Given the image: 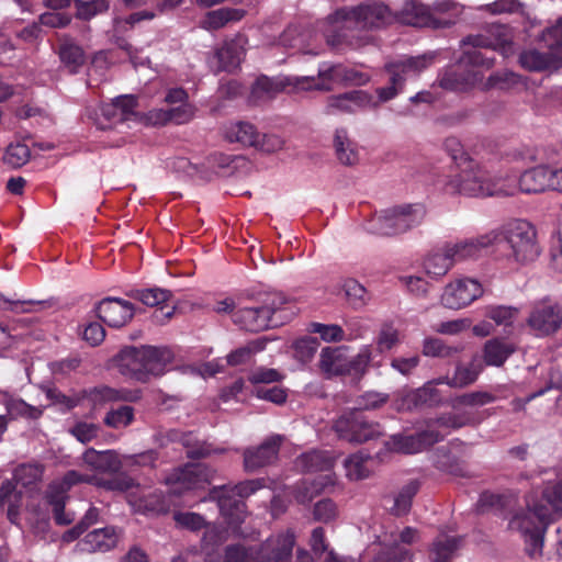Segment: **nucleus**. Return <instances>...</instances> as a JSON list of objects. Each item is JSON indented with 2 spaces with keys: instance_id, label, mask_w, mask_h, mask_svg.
<instances>
[{
  "instance_id": "20e7f679",
  "label": "nucleus",
  "mask_w": 562,
  "mask_h": 562,
  "mask_svg": "<svg viewBox=\"0 0 562 562\" xmlns=\"http://www.w3.org/2000/svg\"><path fill=\"white\" fill-rule=\"evenodd\" d=\"M485 235H494L486 248L496 246L508 259L516 262H531L540 254L536 229L526 221L510 222L501 229L491 231Z\"/></svg>"
},
{
  "instance_id": "7c9ffc66",
  "label": "nucleus",
  "mask_w": 562,
  "mask_h": 562,
  "mask_svg": "<svg viewBox=\"0 0 562 562\" xmlns=\"http://www.w3.org/2000/svg\"><path fill=\"white\" fill-rule=\"evenodd\" d=\"M294 465L301 472L316 475L321 471L333 469L334 459L327 451L312 450L300 454L295 459Z\"/></svg>"
},
{
  "instance_id": "f8f14e48",
  "label": "nucleus",
  "mask_w": 562,
  "mask_h": 562,
  "mask_svg": "<svg viewBox=\"0 0 562 562\" xmlns=\"http://www.w3.org/2000/svg\"><path fill=\"white\" fill-rule=\"evenodd\" d=\"M527 325L536 336H549L562 326V306L550 297L533 303Z\"/></svg>"
},
{
  "instance_id": "2eb2a0df",
  "label": "nucleus",
  "mask_w": 562,
  "mask_h": 562,
  "mask_svg": "<svg viewBox=\"0 0 562 562\" xmlns=\"http://www.w3.org/2000/svg\"><path fill=\"white\" fill-rule=\"evenodd\" d=\"M445 435L438 429L428 428L412 435H394L389 445L392 450L401 453H418L443 440Z\"/></svg>"
},
{
  "instance_id": "8fccbe9b",
  "label": "nucleus",
  "mask_w": 562,
  "mask_h": 562,
  "mask_svg": "<svg viewBox=\"0 0 562 562\" xmlns=\"http://www.w3.org/2000/svg\"><path fill=\"white\" fill-rule=\"evenodd\" d=\"M341 289L348 303L353 308L366 306L370 300L367 289L355 279H347L342 282Z\"/></svg>"
},
{
  "instance_id": "a19ab883",
  "label": "nucleus",
  "mask_w": 562,
  "mask_h": 562,
  "mask_svg": "<svg viewBox=\"0 0 562 562\" xmlns=\"http://www.w3.org/2000/svg\"><path fill=\"white\" fill-rule=\"evenodd\" d=\"M294 546V533L288 530L277 537L276 540H269L267 547H273V555L261 562H290Z\"/></svg>"
},
{
  "instance_id": "9b49d317",
  "label": "nucleus",
  "mask_w": 562,
  "mask_h": 562,
  "mask_svg": "<svg viewBox=\"0 0 562 562\" xmlns=\"http://www.w3.org/2000/svg\"><path fill=\"white\" fill-rule=\"evenodd\" d=\"M337 18L345 22V29H380L395 21V15L384 4L359 5L351 10H340Z\"/></svg>"
},
{
  "instance_id": "58836bf2",
  "label": "nucleus",
  "mask_w": 562,
  "mask_h": 562,
  "mask_svg": "<svg viewBox=\"0 0 562 562\" xmlns=\"http://www.w3.org/2000/svg\"><path fill=\"white\" fill-rule=\"evenodd\" d=\"M245 15L243 9L221 8L206 13L203 27L206 30H218L229 22L240 21Z\"/></svg>"
},
{
  "instance_id": "864d4df0",
  "label": "nucleus",
  "mask_w": 562,
  "mask_h": 562,
  "mask_svg": "<svg viewBox=\"0 0 562 562\" xmlns=\"http://www.w3.org/2000/svg\"><path fill=\"white\" fill-rule=\"evenodd\" d=\"M369 460V457H364L361 453H355L348 457L344 462L347 477L351 481H359L368 477L370 474V470L367 465Z\"/></svg>"
},
{
  "instance_id": "a878e982",
  "label": "nucleus",
  "mask_w": 562,
  "mask_h": 562,
  "mask_svg": "<svg viewBox=\"0 0 562 562\" xmlns=\"http://www.w3.org/2000/svg\"><path fill=\"white\" fill-rule=\"evenodd\" d=\"M553 169L538 166L525 171L519 178V189L526 193H540L548 189L553 190Z\"/></svg>"
},
{
  "instance_id": "aec40b11",
  "label": "nucleus",
  "mask_w": 562,
  "mask_h": 562,
  "mask_svg": "<svg viewBox=\"0 0 562 562\" xmlns=\"http://www.w3.org/2000/svg\"><path fill=\"white\" fill-rule=\"evenodd\" d=\"M45 467L42 463H22L13 470L11 481H7L0 492H18L26 490L32 492L40 488Z\"/></svg>"
},
{
  "instance_id": "393cba45",
  "label": "nucleus",
  "mask_w": 562,
  "mask_h": 562,
  "mask_svg": "<svg viewBox=\"0 0 562 562\" xmlns=\"http://www.w3.org/2000/svg\"><path fill=\"white\" fill-rule=\"evenodd\" d=\"M376 105L378 102L373 100L372 95L358 90L329 97L327 101V112L333 113L335 110L342 112H356L358 109Z\"/></svg>"
},
{
  "instance_id": "9d476101",
  "label": "nucleus",
  "mask_w": 562,
  "mask_h": 562,
  "mask_svg": "<svg viewBox=\"0 0 562 562\" xmlns=\"http://www.w3.org/2000/svg\"><path fill=\"white\" fill-rule=\"evenodd\" d=\"M369 81L366 74L346 68L341 65H333L327 68L318 69L316 76H307L296 81L302 89H312L317 91H330L335 83H350L356 86L364 85Z\"/></svg>"
},
{
  "instance_id": "6e6d98bb",
  "label": "nucleus",
  "mask_w": 562,
  "mask_h": 562,
  "mask_svg": "<svg viewBox=\"0 0 562 562\" xmlns=\"http://www.w3.org/2000/svg\"><path fill=\"white\" fill-rule=\"evenodd\" d=\"M47 502L53 507L55 520L58 525H68L75 519L72 510L65 512V506L70 504V498L65 494H47Z\"/></svg>"
},
{
  "instance_id": "37998d69",
  "label": "nucleus",
  "mask_w": 562,
  "mask_h": 562,
  "mask_svg": "<svg viewBox=\"0 0 562 562\" xmlns=\"http://www.w3.org/2000/svg\"><path fill=\"white\" fill-rule=\"evenodd\" d=\"M495 64L494 56L482 53L479 49L464 50L458 60V66L467 68L468 70H483L491 69Z\"/></svg>"
},
{
  "instance_id": "603ef678",
  "label": "nucleus",
  "mask_w": 562,
  "mask_h": 562,
  "mask_svg": "<svg viewBox=\"0 0 562 562\" xmlns=\"http://www.w3.org/2000/svg\"><path fill=\"white\" fill-rule=\"evenodd\" d=\"M495 401V396L488 392L476 391L464 393L456 396L451 400L450 405L453 409H460L461 407H479L492 403Z\"/></svg>"
},
{
  "instance_id": "0eeeda50",
  "label": "nucleus",
  "mask_w": 562,
  "mask_h": 562,
  "mask_svg": "<svg viewBox=\"0 0 562 562\" xmlns=\"http://www.w3.org/2000/svg\"><path fill=\"white\" fill-rule=\"evenodd\" d=\"M448 187L453 192L469 196L513 194V192L497 188L490 179L487 172L479 165L473 164V161H470L468 166L460 171V173L454 176L449 181Z\"/></svg>"
},
{
  "instance_id": "69168bd1",
  "label": "nucleus",
  "mask_w": 562,
  "mask_h": 562,
  "mask_svg": "<svg viewBox=\"0 0 562 562\" xmlns=\"http://www.w3.org/2000/svg\"><path fill=\"white\" fill-rule=\"evenodd\" d=\"M284 375L277 369L259 367L254 369L249 375L248 381L251 384H269L282 381Z\"/></svg>"
},
{
  "instance_id": "f257e3e1",
  "label": "nucleus",
  "mask_w": 562,
  "mask_h": 562,
  "mask_svg": "<svg viewBox=\"0 0 562 562\" xmlns=\"http://www.w3.org/2000/svg\"><path fill=\"white\" fill-rule=\"evenodd\" d=\"M525 504L510 516L508 529L520 537L526 553L535 559L542 555L549 525L562 516V494H528Z\"/></svg>"
},
{
  "instance_id": "c756f323",
  "label": "nucleus",
  "mask_w": 562,
  "mask_h": 562,
  "mask_svg": "<svg viewBox=\"0 0 562 562\" xmlns=\"http://www.w3.org/2000/svg\"><path fill=\"white\" fill-rule=\"evenodd\" d=\"M348 357L346 348H324L321 352L319 368L322 371L330 375L348 374Z\"/></svg>"
},
{
  "instance_id": "09e8293b",
  "label": "nucleus",
  "mask_w": 562,
  "mask_h": 562,
  "mask_svg": "<svg viewBox=\"0 0 562 562\" xmlns=\"http://www.w3.org/2000/svg\"><path fill=\"white\" fill-rule=\"evenodd\" d=\"M193 115L194 106L186 102L169 110H159L155 112V123L165 124L167 122H175L177 124H183L189 122Z\"/></svg>"
},
{
  "instance_id": "774afa93",
  "label": "nucleus",
  "mask_w": 562,
  "mask_h": 562,
  "mask_svg": "<svg viewBox=\"0 0 562 562\" xmlns=\"http://www.w3.org/2000/svg\"><path fill=\"white\" fill-rule=\"evenodd\" d=\"M541 40L550 48V52H557V49L562 47V16L553 26L548 27L542 33Z\"/></svg>"
},
{
  "instance_id": "4468645a",
  "label": "nucleus",
  "mask_w": 562,
  "mask_h": 562,
  "mask_svg": "<svg viewBox=\"0 0 562 562\" xmlns=\"http://www.w3.org/2000/svg\"><path fill=\"white\" fill-rule=\"evenodd\" d=\"M283 440L284 437L281 435H271L261 445L246 448L243 452L244 469L254 472L273 464L278 460Z\"/></svg>"
},
{
  "instance_id": "412c9836",
  "label": "nucleus",
  "mask_w": 562,
  "mask_h": 562,
  "mask_svg": "<svg viewBox=\"0 0 562 562\" xmlns=\"http://www.w3.org/2000/svg\"><path fill=\"white\" fill-rule=\"evenodd\" d=\"M302 77H284V78H269L267 76L259 77L251 88V99L256 102L273 99L277 94L291 88L290 91H311L312 89H302L296 83Z\"/></svg>"
},
{
  "instance_id": "338daca9",
  "label": "nucleus",
  "mask_w": 562,
  "mask_h": 562,
  "mask_svg": "<svg viewBox=\"0 0 562 562\" xmlns=\"http://www.w3.org/2000/svg\"><path fill=\"white\" fill-rule=\"evenodd\" d=\"M336 488H341V486L331 469L321 471L312 480V492H325L326 490Z\"/></svg>"
},
{
  "instance_id": "c85d7f7f",
  "label": "nucleus",
  "mask_w": 562,
  "mask_h": 562,
  "mask_svg": "<svg viewBox=\"0 0 562 562\" xmlns=\"http://www.w3.org/2000/svg\"><path fill=\"white\" fill-rule=\"evenodd\" d=\"M57 53L61 64L71 74L78 72L86 63V54L82 47L68 35L59 37Z\"/></svg>"
},
{
  "instance_id": "a18cd8bd",
  "label": "nucleus",
  "mask_w": 562,
  "mask_h": 562,
  "mask_svg": "<svg viewBox=\"0 0 562 562\" xmlns=\"http://www.w3.org/2000/svg\"><path fill=\"white\" fill-rule=\"evenodd\" d=\"M4 407L8 413L7 415L10 417V419H38L43 414L40 407L30 405L22 398H16L12 396L4 401Z\"/></svg>"
},
{
  "instance_id": "c9c22d12",
  "label": "nucleus",
  "mask_w": 562,
  "mask_h": 562,
  "mask_svg": "<svg viewBox=\"0 0 562 562\" xmlns=\"http://www.w3.org/2000/svg\"><path fill=\"white\" fill-rule=\"evenodd\" d=\"M334 148L336 157L345 166H353L358 162L359 156L356 144L349 138L345 128L336 131L334 136Z\"/></svg>"
},
{
  "instance_id": "79ce46f5",
  "label": "nucleus",
  "mask_w": 562,
  "mask_h": 562,
  "mask_svg": "<svg viewBox=\"0 0 562 562\" xmlns=\"http://www.w3.org/2000/svg\"><path fill=\"white\" fill-rule=\"evenodd\" d=\"M486 32L492 42L493 50H499L504 56L513 53V35L508 26L492 24L486 29Z\"/></svg>"
},
{
  "instance_id": "c03bdc74",
  "label": "nucleus",
  "mask_w": 562,
  "mask_h": 562,
  "mask_svg": "<svg viewBox=\"0 0 562 562\" xmlns=\"http://www.w3.org/2000/svg\"><path fill=\"white\" fill-rule=\"evenodd\" d=\"M480 368L474 363L458 366L451 378H439V383H446L451 387L462 389L474 383L479 376Z\"/></svg>"
},
{
  "instance_id": "13d9d810",
  "label": "nucleus",
  "mask_w": 562,
  "mask_h": 562,
  "mask_svg": "<svg viewBox=\"0 0 562 562\" xmlns=\"http://www.w3.org/2000/svg\"><path fill=\"white\" fill-rule=\"evenodd\" d=\"M74 3L76 7V18L83 21H89L97 14L109 10V2L106 0H74Z\"/></svg>"
},
{
  "instance_id": "a211bd4d",
  "label": "nucleus",
  "mask_w": 562,
  "mask_h": 562,
  "mask_svg": "<svg viewBox=\"0 0 562 562\" xmlns=\"http://www.w3.org/2000/svg\"><path fill=\"white\" fill-rule=\"evenodd\" d=\"M418 540V532L415 528H404L398 538H394L387 552L378 554L371 562H401L409 555V551L400 547V542L404 544H412ZM325 562H355L348 558H341L333 551L328 552Z\"/></svg>"
},
{
  "instance_id": "4c0bfd02",
  "label": "nucleus",
  "mask_w": 562,
  "mask_h": 562,
  "mask_svg": "<svg viewBox=\"0 0 562 562\" xmlns=\"http://www.w3.org/2000/svg\"><path fill=\"white\" fill-rule=\"evenodd\" d=\"M515 350L512 342L494 338L484 345V360L488 366L501 367Z\"/></svg>"
},
{
  "instance_id": "7ed1b4c3",
  "label": "nucleus",
  "mask_w": 562,
  "mask_h": 562,
  "mask_svg": "<svg viewBox=\"0 0 562 562\" xmlns=\"http://www.w3.org/2000/svg\"><path fill=\"white\" fill-rule=\"evenodd\" d=\"M173 360V353L166 347H125L115 357V366L121 374L140 382L150 376L164 374Z\"/></svg>"
},
{
  "instance_id": "4be33fe9",
  "label": "nucleus",
  "mask_w": 562,
  "mask_h": 562,
  "mask_svg": "<svg viewBox=\"0 0 562 562\" xmlns=\"http://www.w3.org/2000/svg\"><path fill=\"white\" fill-rule=\"evenodd\" d=\"M394 15L395 21L416 27L431 26L437 29L445 25L432 15L429 7L416 0H407L402 10Z\"/></svg>"
},
{
  "instance_id": "e433bc0d",
  "label": "nucleus",
  "mask_w": 562,
  "mask_h": 562,
  "mask_svg": "<svg viewBox=\"0 0 562 562\" xmlns=\"http://www.w3.org/2000/svg\"><path fill=\"white\" fill-rule=\"evenodd\" d=\"M258 136L256 126L249 122L233 123L225 131V137L229 142H236L243 146L255 147L258 145Z\"/></svg>"
},
{
  "instance_id": "49530a36",
  "label": "nucleus",
  "mask_w": 562,
  "mask_h": 562,
  "mask_svg": "<svg viewBox=\"0 0 562 562\" xmlns=\"http://www.w3.org/2000/svg\"><path fill=\"white\" fill-rule=\"evenodd\" d=\"M267 341V338L260 337L249 341L240 348H237L227 355V363L233 367L247 363L254 355L266 348Z\"/></svg>"
},
{
  "instance_id": "2f4dec72",
  "label": "nucleus",
  "mask_w": 562,
  "mask_h": 562,
  "mask_svg": "<svg viewBox=\"0 0 562 562\" xmlns=\"http://www.w3.org/2000/svg\"><path fill=\"white\" fill-rule=\"evenodd\" d=\"M86 396L93 405H103L109 402H135L139 398V392L98 386L87 391Z\"/></svg>"
},
{
  "instance_id": "5fc2aeb1",
  "label": "nucleus",
  "mask_w": 562,
  "mask_h": 562,
  "mask_svg": "<svg viewBox=\"0 0 562 562\" xmlns=\"http://www.w3.org/2000/svg\"><path fill=\"white\" fill-rule=\"evenodd\" d=\"M518 308L507 305H488L485 308V316L499 326H512L518 316Z\"/></svg>"
},
{
  "instance_id": "3c124183",
  "label": "nucleus",
  "mask_w": 562,
  "mask_h": 562,
  "mask_svg": "<svg viewBox=\"0 0 562 562\" xmlns=\"http://www.w3.org/2000/svg\"><path fill=\"white\" fill-rule=\"evenodd\" d=\"M127 295L143 304L154 307L158 306L171 297V292L165 289L153 288L144 290H131Z\"/></svg>"
},
{
  "instance_id": "473e14b6",
  "label": "nucleus",
  "mask_w": 562,
  "mask_h": 562,
  "mask_svg": "<svg viewBox=\"0 0 562 562\" xmlns=\"http://www.w3.org/2000/svg\"><path fill=\"white\" fill-rule=\"evenodd\" d=\"M559 63L557 52L542 53L538 49H527L520 53L519 64L528 71H543L555 68Z\"/></svg>"
},
{
  "instance_id": "5701e85b",
  "label": "nucleus",
  "mask_w": 562,
  "mask_h": 562,
  "mask_svg": "<svg viewBox=\"0 0 562 562\" xmlns=\"http://www.w3.org/2000/svg\"><path fill=\"white\" fill-rule=\"evenodd\" d=\"M233 322L241 329L254 333L279 325L277 321L268 318V311L262 310L260 304L239 307L233 313Z\"/></svg>"
},
{
  "instance_id": "f03ea898",
  "label": "nucleus",
  "mask_w": 562,
  "mask_h": 562,
  "mask_svg": "<svg viewBox=\"0 0 562 562\" xmlns=\"http://www.w3.org/2000/svg\"><path fill=\"white\" fill-rule=\"evenodd\" d=\"M216 480L215 471L204 464H187L175 468L164 477L168 486H179L187 490H205L209 486V492H258L259 490L276 492L283 487L278 480L271 477L244 481L234 486L216 484Z\"/></svg>"
},
{
  "instance_id": "1a4fd4ad",
  "label": "nucleus",
  "mask_w": 562,
  "mask_h": 562,
  "mask_svg": "<svg viewBox=\"0 0 562 562\" xmlns=\"http://www.w3.org/2000/svg\"><path fill=\"white\" fill-rule=\"evenodd\" d=\"M334 429L338 437L353 443H362L382 436L379 423L369 420L361 409H353L336 419Z\"/></svg>"
},
{
  "instance_id": "f704fd0d",
  "label": "nucleus",
  "mask_w": 562,
  "mask_h": 562,
  "mask_svg": "<svg viewBox=\"0 0 562 562\" xmlns=\"http://www.w3.org/2000/svg\"><path fill=\"white\" fill-rule=\"evenodd\" d=\"M243 494H220L216 498L217 506L229 522H241L246 515V505L241 499Z\"/></svg>"
},
{
  "instance_id": "f3484780",
  "label": "nucleus",
  "mask_w": 562,
  "mask_h": 562,
  "mask_svg": "<svg viewBox=\"0 0 562 562\" xmlns=\"http://www.w3.org/2000/svg\"><path fill=\"white\" fill-rule=\"evenodd\" d=\"M97 316L110 327L120 328L131 322L135 314L134 305L116 297H105L95 307Z\"/></svg>"
},
{
  "instance_id": "72a5a7b5",
  "label": "nucleus",
  "mask_w": 562,
  "mask_h": 562,
  "mask_svg": "<svg viewBox=\"0 0 562 562\" xmlns=\"http://www.w3.org/2000/svg\"><path fill=\"white\" fill-rule=\"evenodd\" d=\"M82 459L87 465L100 472H117L122 465L117 453L112 450L97 451L90 448Z\"/></svg>"
},
{
  "instance_id": "4d7b16f0",
  "label": "nucleus",
  "mask_w": 562,
  "mask_h": 562,
  "mask_svg": "<svg viewBox=\"0 0 562 562\" xmlns=\"http://www.w3.org/2000/svg\"><path fill=\"white\" fill-rule=\"evenodd\" d=\"M134 420V408L128 405L109 411L103 419L105 426L114 429L127 427Z\"/></svg>"
},
{
  "instance_id": "de8ad7c7",
  "label": "nucleus",
  "mask_w": 562,
  "mask_h": 562,
  "mask_svg": "<svg viewBox=\"0 0 562 562\" xmlns=\"http://www.w3.org/2000/svg\"><path fill=\"white\" fill-rule=\"evenodd\" d=\"M470 423L467 414L445 413L435 419H429L426 425L428 428L438 429L446 436L450 429H459Z\"/></svg>"
},
{
  "instance_id": "052dcab7",
  "label": "nucleus",
  "mask_w": 562,
  "mask_h": 562,
  "mask_svg": "<svg viewBox=\"0 0 562 562\" xmlns=\"http://www.w3.org/2000/svg\"><path fill=\"white\" fill-rule=\"evenodd\" d=\"M31 157L30 148L25 144H10L5 150L3 161L12 168L24 166Z\"/></svg>"
},
{
  "instance_id": "423d86ee",
  "label": "nucleus",
  "mask_w": 562,
  "mask_h": 562,
  "mask_svg": "<svg viewBox=\"0 0 562 562\" xmlns=\"http://www.w3.org/2000/svg\"><path fill=\"white\" fill-rule=\"evenodd\" d=\"M426 215L422 204L394 206L380 212L370 221L369 229L373 234L394 236L418 226Z\"/></svg>"
},
{
  "instance_id": "39448f33",
  "label": "nucleus",
  "mask_w": 562,
  "mask_h": 562,
  "mask_svg": "<svg viewBox=\"0 0 562 562\" xmlns=\"http://www.w3.org/2000/svg\"><path fill=\"white\" fill-rule=\"evenodd\" d=\"M493 238L494 235H481L432 249L424 259L426 274L432 279L442 278L456 262L477 258Z\"/></svg>"
},
{
  "instance_id": "e2e57ef3",
  "label": "nucleus",
  "mask_w": 562,
  "mask_h": 562,
  "mask_svg": "<svg viewBox=\"0 0 562 562\" xmlns=\"http://www.w3.org/2000/svg\"><path fill=\"white\" fill-rule=\"evenodd\" d=\"M94 481L93 476L81 474L75 470L66 472L59 480H56L52 484L53 492H67L71 487L85 483Z\"/></svg>"
},
{
  "instance_id": "6e6552de",
  "label": "nucleus",
  "mask_w": 562,
  "mask_h": 562,
  "mask_svg": "<svg viewBox=\"0 0 562 562\" xmlns=\"http://www.w3.org/2000/svg\"><path fill=\"white\" fill-rule=\"evenodd\" d=\"M432 55L425 54L387 63L385 69L390 75L391 85L376 89L380 101L385 102L393 99L402 90L405 80L426 69L432 63Z\"/></svg>"
},
{
  "instance_id": "b1692460",
  "label": "nucleus",
  "mask_w": 562,
  "mask_h": 562,
  "mask_svg": "<svg viewBox=\"0 0 562 562\" xmlns=\"http://www.w3.org/2000/svg\"><path fill=\"white\" fill-rule=\"evenodd\" d=\"M121 537V532L114 527L94 529L77 543L80 552H105L113 549Z\"/></svg>"
},
{
  "instance_id": "dca6fc26",
  "label": "nucleus",
  "mask_w": 562,
  "mask_h": 562,
  "mask_svg": "<svg viewBox=\"0 0 562 562\" xmlns=\"http://www.w3.org/2000/svg\"><path fill=\"white\" fill-rule=\"evenodd\" d=\"M437 384H440L438 379L398 396L395 401V408L397 411H413L439 406L443 400L440 391L436 387Z\"/></svg>"
},
{
  "instance_id": "bb28decb",
  "label": "nucleus",
  "mask_w": 562,
  "mask_h": 562,
  "mask_svg": "<svg viewBox=\"0 0 562 562\" xmlns=\"http://www.w3.org/2000/svg\"><path fill=\"white\" fill-rule=\"evenodd\" d=\"M483 74L480 70H468L467 68L447 70L441 77V88L452 91H462L481 82Z\"/></svg>"
},
{
  "instance_id": "0e129e2a",
  "label": "nucleus",
  "mask_w": 562,
  "mask_h": 562,
  "mask_svg": "<svg viewBox=\"0 0 562 562\" xmlns=\"http://www.w3.org/2000/svg\"><path fill=\"white\" fill-rule=\"evenodd\" d=\"M400 342L398 330L392 324H383L376 338V345L381 352L391 350Z\"/></svg>"
},
{
  "instance_id": "ea45409f",
  "label": "nucleus",
  "mask_w": 562,
  "mask_h": 562,
  "mask_svg": "<svg viewBox=\"0 0 562 562\" xmlns=\"http://www.w3.org/2000/svg\"><path fill=\"white\" fill-rule=\"evenodd\" d=\"M461 539L457 537L439 536L432 543V562H451L459 549Z\"/></svg>"
},
{
  "instance_id": "ddd939ff",
  "label": "nucleus",
  "mask_w": 562,
  "mask_h": 562,
  "mask_svg": "<svg viewBox=\"0 0 562 562\" xmlns=\"http://www.w3.org/2000/svg\"><path fill=\"white\" fill-rule=\"evenodd\" d=\"M483 294L482 285L474 279L462 278L449 282L442 291L440 302L446 308L460 310Z\"/></svg>"
},
{
  "instance_id": "cd10ccee",
  "label": "nucleus",
  "mask_w": 562,
  "mask_h": 562,
  "mask_svg": "<svg viewBox=\"0 0 562 562\" xmlns=\"http://www.w3.org/2000/svg\"><path fill=\"white\" fill-rule=\"evenodd\" d=\"M126 501L134 513L158 515L167 513L169 507L165 494H125Z\"/></svg>"
},
{
  "instance_id": "680f3d73",
  "label": "nucleus",
  "mask_w": 562,
  "mask_h": 562,
  "mask_svg": "<svg viewBox=\"0 0 562 562\" xmlns=\"http://www.w3.org/2000/svg\"><path fill=\"white\" fill-rule=\"evenodd\" d=\"M458 352V349L448 346L439 338H426L424 340L423 353L427 357L448 358Z\"/></svg>"
},
{
  "instance_id": "6ab92c4d",
  "label": "nucleus",
  "mask_w": 562,
  "mask_h": 562,
  "mask_svg": "<svg viewBox=\"0 0 562 562\" xmlns=\"http://www.w3.org/2000/svg\"><path fill=\"white\" fill-rule=\"evenodd\" d=\"M245 43L246 40L240 35L225 41L210 59L211 68L215 72L233 71L238 68L245 56Z\"/></svg>"
},
{
  "instance_id": "bf43d9fd",
  "label": "nucleus",
  "mask_w": 562,
  "mask_h": 562,
  "mask_svg": "<svg viewBox=\"0 0 562 562\" xmlns=\"http://www.w3.org/2000/svg\"><path fill=\"white\" fill-rule=\"evenodd\" d=\"M137 101L133 95H121L115 98L111 103L106 104V111L119 109V120L121 122L130 121L136 115L135 108Z\"/></svg>"
}]
</instances>
